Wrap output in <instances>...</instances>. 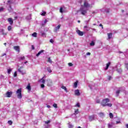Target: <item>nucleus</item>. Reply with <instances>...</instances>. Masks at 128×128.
Instances as JSON below:
<instances>
[{
	"mask_svg": "<svg viewBox=\"0 0 128 128\" xmlns=\"http://www.w3.org/2000/svg\"><path fill=\"white\" fill-rule=\"evenodd\" d=\"M110 102V99L106 98L104 99L101 102V105L102 106H109V108H111L112 106V104Z\"/></svg>",
	"mask_w": 128,
	"mask_h": 128,
	"instance_id": "nucleus-2",
	"label": "nucleus"
},
{
	"mask_svg": "<svg viewBox=\"0 0 128 128\" xmlns=\"http://www.w3.org/2000/svg\"><path fill=\"white\" fill-rule=\"evenodd\" d=\"M26 90H28V92H30L32 90V88L30 87V84H28L27 86L26 87Z\"/></svg>",
	"mask_w": 128,
	"mask_h": 128,
	"instance_id": "nucleus-13",
	"label": "nucleus"
},
{
	"mask_svg": "<svg viewBox=\"0 0 128 128\" xmlns=\"http://www.w3.org/2000/svg\"><path fill=\"white\" fill-rule=\"evenodd\" d=\"M40 34H41V36H46V33H45V32H40Z\"/></svg>",
	"mask_w": 128,
	"mask_h": 128,
	"instance_id": "nucleus-27",
	"label": "nucleus"
},
{
	"mask_svg": "<svg viewBox=\"0 0 128 128\" xmlns=\"http://www.w3.org/2000/svg\"><path fill=\"white\" fill-rule=\"evenodd\" d=\"M61 88H62V90H64L66 92H68V89L66 88V87L65 86H62Z\"/></svg>",
	"mask_w": 128,
	"mask_h": 128,
	"instance_id": "nucleus-16",
	"label": "nucleus"
},
{
	"mask_svg": "<svg viewBox=\"0 0 128 128\" xmlns=\"http://www.w3.org/2000/svg\"><path fill=\"white\" fill-rule=\"evenodd\" d=\"M78 81L77 82H75L74 83V88H78Z\"/></svg>",
	"mask_w": 128,
	"mask_h": 128,
	"instance_id": "nucleus-33",
	"label": "nucleus"
},
{
	"mask_svg": "<svg viewBox=\"0 0 128 128\" xmlns=\"http://www.w3.org/2000/svg\"><path fill=\"white\" fill-rule=\"evenodd\" d=\"M41 88H44V84H41Z\"/></svg>",
	"mask_w": 128,
	"mask_h": 128,
	"instance_id": "nucleus-47",
	"label": "nucleus"
},
{
	"mask_svg": "<svg viewBox=\"0 0 128 128\" xmlns=\"http://www.w3.org/2000/svg\"><path fill=\"white\" fill-rule=\"evenodd\" d=\"M96 118V115H92L90 116H89L88 118H89V121L90 122H92Z\"/></svg>",
	"mask_w": 128,
	"mask_h": 128,
	"instance_id": "nucleus-4",
	"label": "nucleus"
},
{
	"mask_svg": "<svg viewBox=\"0 0 128 128\" xmlns=\"http://www.w3.org/2000/svg\"><path fill=\"white\" fill-rule=\"evenodd\" d=\"M61 25L59 24L55 28V32H56L57 30H58L60 28Z\"/></svg>",
	"mask_w": 128,
	"mask_h": 128,
	"instance_id": "nucleus-15",
	"label": "nucleus"
},
{
	"mask_svg": "<svg viewBox=\"0 0 128 128\" xmlns=\"http://www.w3.org/2000/svg\"><path fill=\"white\" fill-rule=\"evenodd\" d=\"M46 22H48V20H45L44 22V24H46Z\"/></svg>",
	"mask_w": 128,
	"mask_h": 128,
	"instance_id": "nucleus-53",
	"label": "nucleus"
},
{
	"mask_svg": "<svg viewBox=\"0 0 128 128\" xmlns=\"http://www.w3.org/2000/svg\"><path fill=\"white\" fill-rule=\"evenodd\" d=\"M48 62H50V64H52V59H50V58H48Z\"/></svg>",
	"mask_w": 128,
	"mask_h": 128,
	"instance_id": "nucleus-28",
	"label": "nucleus"
},
{
	"mask_svg": "<svg viewBox=\"0 0 128 128\" xmlns=\"http://www.w3.org/2000/svg\"><path fill=\"white\" fill-rule=\"evenodd\" d=\"M108 80H112V76H108Z\"/></svg>",
	"mask_w": 128,
	"mask_h": 128,
	"instance_id": "nucleus-46",
	"label": "nucleus"
},
{
	"mask_svg": "<svg viewBox=\"0 0 128 128\" xmlns=\"http://www.w3.org/2000/svg\"><path fill=\"white\" fill-rule=\"evenodd\" d=\"M8 4H10V0H8Z\"/></svg>",
	"mask_w": 128,
	"mask_h": 128,
	"instance_id": "nucleus-60",
	"label": "nucleus"
},
{
	"mask_svg": "<svg viewBox=\"0 0 128 128\" xmlns=\"http://www.w3.org/2000/svg\"><path fill=\"white\" fill-rule=\"evenodd\" d=\"M95 44H96V43L94 42V41H92L90 43V46H94Z\"/></svg>",
	"mask_w": 128,
	"mask_h": 128,
	"instance_id": "nucleus-21",
	"label": "nucleus"
},
{
	"mask_svg": "<svg viewBox=\"0 0 128 128\" xmlns=\"http://www.w3.org/2000/svg\"><path fill=\"white\" fill-rule=\"evenodd\" d=\"M24 64H28V61L25 62Z\"/></svg>",
	"mask_w": 128,
	"mask_h": 128,
	"instance_id": "nucleus-63",
	"label": "nucleus"
},
{
	"mask_svg": "<svg viewBox=\"0 0 128 128\" xmlns=\"http://www.w3.org/2000/svg\"><path fill=\"white\" fill-rule=\"evenodd\" d=\"M74 106H77V108H80V103L78 102Z\"/></svg>",
	"mask_w": 128,
	"mask_h": 128,
	"instance_id": "nucleus-29",
	"label": "nucleus"
},
{
	"mask_svg": "<svg viewBox=\"0 0 128 128\" xmlns=\"http://www.w3.org/2000/svg\"><path fill=\"white\" fill-rule=\"evenodd\" d=\"M92 30H94V31H96V29H94V28H92Z\"/></svg>",
	"mask_w": 128,
	"mask_h": 128,
	"instance_id": "nucleus-61",
	"label": "nucleus"
},
{
	"mask_svg": "<svg viewBox=\"0 0 128 128\" xmlns=\"http://www.w3.org/2000/svg\"><path fill=\"white\" fill-rule=\"evenodd\" d=\"M25 58L24 56L20 57L19 60H24Z\"/></svg>",
	"mask_w": 128,
	"mask_h": 128,
	"instance_id": "nucleus-32",
	"label": "nucleus"
},
{
	"mask_svg": "<svg viewBox=\"0 0 128 128\" xmlns=\"http://www.w3.org/2000/svg\"><path fill=\"white\" fill-rule=\"evenodd\" d=\"M117 72H118L119 74H120L122 72V70L121 68H119L117 70Z\"/></svg>",
	"mask_w": 128,
	"mask_h": 128,
	"instance_id": "nucleus-36",
	"label": "nucleus"
},
{
	"mask_svg": "<svg viewBox=\"0 0 128 128\" xmlns=\"http://www.w3.org/2000/svg\"><path fill=\"white\" fill-rule=\"evenodd\" d=\"M12 68L8 69V74H10L12 72Z\"/></svg>",
	"mask_w": 128,
	"mask_h": 128,
	"instance_id": "nucleus-34",
	"label": "nucleus"
},
{
	"mask_svg": "<svg viewBox=\"0 0 128 128\" xmlns=\"http://www.w3.org/2000/svg\"><path fill=\"white\" fill-rule=\"evenodd\" d=\"M6 56V53L4 54L2 56Z\"/></svg>",
	"mask_w": 128,
	"mask_h": 128,
	"instance_id": "nucleus-56",
	"label": "nucleus"
},
{
	"mask_svg": "<svg viewBox=\"0 0 128 128\" xmlns=\"http://www.w3.org/2000/svg\"><path fill=\"white\" fill-rule=\"evenodd\" d=\"M4 8L2 7L0 8V12H4Z\"/></svg>",
	"mask_w": 128,
	"mask_h": 128,
	"instance_id": "nucleus-44",
	"label": "nucleus"
},
{
	"mask_svg": "<svg viewBox=\"0 0 128 128\" xmlns=\"http://www.w3.org/2000/svg\"><path fill=\"white\" fill-rule=\"evenodd\" d=\"M88 8H90V4L88 2H84V6L80 9L82 14L84 16L86 14V10H88Z\"/></svg>",
	"mask_w": 128,
	"mask_h": 128,
	"instance_id": "nucleus-1",
	"label": "nucleus"
},
{
	"mask_svg": "<svg viewBox=\"0 0 128 128\" xmlns=\"http://www.w3.org/2000/svg\"><path fill=\"white\" fill-rule=\"evenodd\" d=\"M86 56H90V52H88L86 53Z\"/></svg>",
	"mask_w": 128,
	"mask_h": 128,
	"instance_id": "nucleus-49",
	"label": "nucleus"
},
{
	"mask_svg": "<svg viewBox=\"0 0 128 128\" xmlns=\"http://www.w3.org/2000/svg\"><path fill=\"white\" fill-rule=\"evenodd\" d=\"M116 124H120V121H117L116 122Z\"/></svg>",
	"mask_w": 128,
	"mask_h": 128,
	"instance_id": "nucleus-54",
	"label": "nucleus"
},
{
	"mask_svg": "<svg viewBox=\"0 0 128 128\" xmlns=\"http://www.w3.org/2000/svg\"><path fill=\"white\" fill-rule=\"evenodd\" d=\"M8 22H9L10 26H12V24H14V20L12 18H8Z\"/></svg>",
	"mask_w": 128,
	"mask_h": 128,
	"instance_id": "nucleus-10",
	"label": "nucleus"
},
{
	"mask_svg": "<svg viewBox=\"0 0 128 128\" xmlns=\"http://www.w3.org/2000/svg\"><path fill=\"white\" fill-rule=\"evenodd\" d=\"M84 30H86V31L90 30V28L88 27L87 26H84Z\"/></svg>",
	"mask_w": 128,
	"mask_h": 128,
	"instance_id": "nucleus-23",
	"label": "nucleus"
},
{
	"mask_svg": "<svg viewBox=\"0 0 128 128\" xmlns=\"http://www.w3.org/2000/svg\"><path fill=\"white\" fill-rule=\"evenodd\" d=\"M16 94L18 98H22V89H18L16 92Z\"/></svg>",
	"mask_w": 128,
	"mask_h": 128,
	"instance_id": "nucleus-3",
	"label": "nucleus"
},
{
	"mask_svg": "<svg viewBox=\"0 0 128 128\" xmlns=\"http://www.w3.org/2000/svg\"><path fill=\"white\" fill-rule=\"evenodd\" d=\"M44 122L46 124H50V120H49L48 121H46Z\"/></svg>",
	"mask_w": 128,
	"mask_h": 128,
	"instance_id": "nucleus-42",
	"label": "nucleus"
},
{
	"mask_svg": "<svg viewBox=\"0 0 128 128\" xmlns=\"http://www.w3.org/2000/svg\"><path fill=\"white\" fill-rule=\"evenodd\" d=\"M98 116H100V118H104V113L100 112L98 113Z\"/></svg>",
	"mask_w": 128,
	"mask_h": 128,
	"instance_id": "nucleus-11",
	"label": "nucleus"
},
{
	"mask_svg": "<svg viewBox=\"0 0 128 128\" xmlns=\"http://www.w3.org/2000/svg\"><path fill=\"white\" fill-rule=\"evenodd\" d=\"M47 108H50V105H47Z\"/></svg>",
	"mask_w": 128,
	"mask_h": 128,
	"instance_id": "nucleus-55",
	"label": "nucleus"
},
{
	"mask_svg": "<svg viewBox=\"0 0 128 128\" xmlns=\"http://www.w3.org/2000/svg\"><path fill=\"white\" fill-rule=\"evenodd\" d=\"M125 64L126 68L128 70V63L126 64Z\"/></svg>",
	"mask_w": 128,
	"mask_h": 128,
	"instance_id": "nucleus-45",
	"label": "nucleus"
},
{
	"mask_svg": "<svg viewBox=\"0 0 128 128\" xmlns=\"http://www.w3.org/2000/svg\"><path fill=\"white\" fill-rule=\"evenodd\" d=\"M8 124H10V126H12V120H8Z\"/></svg>",
	"mask_w": 128,
	"mask_h": 128,
	"instance_id": "nucleus-37",
	"label": "nucleus"
},
{
	"mask_svg": "<svg viewBox=\"0 0 128 128\" xmlns=\"http://www.w3.org/2000/svg\"><path fill=\"white\" fill-rule=\"evenodd\" d=\"M16 76H18L17 72H15L14 73V78H16Z\"/></svg>",
	"mask_w": 128,
	"mask_h": 128,
	"instance_id": "nucleus-43",
	"label": "nucleus"
},
{
	"mask_svg": "<svg viewBox=\"0 0 128 128\" xmlns=\"http://www.w3.org/2000/svg\"><path fill=\"white\" fill-rule=\"evenodd\" d=\"M120 90H118L116 92V94L117 96H118V94H120Z\"/></svg>",
	"mask_w": 128,
	"mask_h": 128,
	"instance_id": "nucleus-41",
	"label": "nucleus"
},
{
	"mask_svg": "<svg viewBox=\"0 0 128 128\" xmlns=\"http://www.w3.org/2000/svg\"><path fill=\"white\" fill-rule=\"evenodd\" d=\"M22 66L20 67L18 69V72H19L22 74H26V72L22 70Z\"/></svg>",
	"mask_w": 128,
	"mask_h": 128,
	"instance_id": "nucleus-9",
	"label": "nucleus"
},
{
	"mask_svg": "<svg viewBox=\"0 0 128 128\" xmlns=\"http://www.w3.org/2000/svg\"><path fill=\"white\" fill-rule=\"evenodd\" d=\"M44 52V50H41L40 52H39L36 54V56H40V54H42V52Z\"/></svg>",
	"mask_w": 128,
	"mask_h": 128,
	"instance_id": "nucleus-14",
	"label": "nucleus"
},
{
	"mask_svg": "<svg viewBox=\"0 0 128 128\" xmlns=\"http://www.w3.org/2000/svg\"><path fill=\"white\" fill-rule=\"evenodd\" d=\"M4 46H6V43H4Z\"/></svg>",
	"mask_w": 128,
	"mask_h": 128,
	"instance_id": "nucleus-64",
	"label": "nucleus"
},
{
	"mask_svg": "<svg viewBox=\"0 0 128 128\" xmlns=\"http://www.w3.org/2000/svg\"><path fill=\"white\" fill-rule=\"evenodd\" d=\"M41 84H44L46 81L44 80V78H42L41 80H39V81Z\"/></svg>",
	"mask_w": 128,
	"mask_h": 128,
	"instance_id": "nucleus-18",
	"label": "nucleus"
},
{
	"mask_svg": "<svg viewBox=\"0 0 128 128\" xmlns=\"http://www.w3.org/2000/svg\"><path fill=\"white\" fill-rule=\"evenodd\" d=\"M32 19V17H30V16H29L28 17H27V20H31Z\"/></svg>",
	"mask_w": 128,
	"mask_h": 128,
	"instance_id": "nucleus-50",
	"label": "nucleus"
},
{
	"mask_svg": "<svg viewBox=\"0 0 128 128\" xmlns=\"http://www.w3.org/2000/svg\"><path fill=\"white\" fill-rule=\"evenodd\" d=\"M32 50H34V46L33 45L32 46Z\"/></svg>",
	"mask_w": 128,
	"mask_h": 128,
	"instance_id": "nucleus-52",
	"label": "nucleus"
},
{
	"mask_svg": "<svg viewBox=\"0 0 128 128\" xmlns=\"http://www.w3.org/2000/svg\"><path fill=\"white\" fill-rule=\"evenodd\" d=\"M76 32L78 34V36H84V32L80 30H77Z\"/></svg>",
	"mask_w": 128,
	"mask_h": 128,
	"instance_id": "nucleus-8",
	"label": "nucleus"
},
{
	"mask_svg": "<svg viewBox=\"0 0 128 128\" xmlns=\"http://www.w3.org/2000/svg\"><path fill=\"white\" fill-rule=\"evenodd\" d=\"M89 88H90V89H92V86H88Z\"/></svg>",
	"mask_w": 128,
	"mask_h": 128,
	"instance_id": "nucleus-62",
	"label": "nucleus"
},
{
	"mask_svg": "<svg viewBox=\"0 0 128 128\" xmlns=\"http://www.w3.org/2000/svg\"><path fill=\"white\" fill-rule=\"evenodd\" d=\"M0 32L2 34L3 36H6V34H8V32L4 31V29H0Z\"/></svg>",
	"mask_w": 128,
	"mask_h": 128,
	"instance_id": "nucleus-5",
	"label": "nucleus"
},
{
	"mask_svg": "<svg viewBox=\"0 0 128 128\" xmlns=\"http://www.w3.org/2000/svg\"><path fill=\"white\" fill-rule=\"evenodd\" d=\"M74 94L75 96H80V92L79 90H74Z\"/></svg>",
	"mask_w": 128,
	"mask_h": 128,
	"instance_id": "nucleus-7",
	"label": "nucleus"
},
{
	"mask_svg": "<svg viewBox=\"0 0 128 128\" xmlns=\"http://www.w3.org/2000/svg\"><path fill=\"white\" fill-rule=\"evenodd\" d=\"M37 34L36 32H34L32 34V36H34V38H36Z\"/></svg>",
	"mask_w": 128,
	"mask_h": 128,
	"instance_id": "nucleus-30",
	"label": "nucleus"
},
{
	"mask_svg": "<svg viewBox=\"0 0 128 128\" xmlns=\"http://www.w3.org/2000/svg\"><path fill=\"white\" fill-rule=\"evenodd\" d=\"M12 92H6V96H7V98H10V96H12Z\"/></svg>",
	"mask_w": 128,
	"mask_h": 128,
	"instance_id": "nucleus-6",
	"label": "nucleus"
},
{
	"mask_svg": "<svg viewBox=\"0 0 128 128\" xmlns=\"http://www.w3.org/2000/svg\"><path fill=\"white\" fill-rule=\"evenodd\" d=\"M108 127L109 128H112V124H108Z\"/></svg>",
	"mask_w": 128,
	"mask_h": 128,
	"instance_id": "nucleus-51",
	"label": "nucleus"
},
{
	"mask_svg": "<svg viewBox=\"0 0 128 128\" xmlns=\"http://www.w3.org/2000/svg\"><path fill=\"white\" fill-rule=\"evenodd\" d=\"M14 50L18 52H20V46H15L14 47Z\"/></svg>",
	"mask_w": 128,
	"mask_h": 128,
	"instance_id": "nucleus-12",
	"label": "nucleus"
},
{
	"mask_svg": "<svg viewBox=\"0 0 128 128\" xmlns=\"http://www.w3.org/2000/svg\"><path fill=\"white\" fill-rule=\"evenodd\" d=\"M68 66H74V64H72V62H69L68 63Z\"/></svg>",
	"mask_w": 128,
	"mask_h": 128,
	"instance_id": "nucleus-39",
	"label": "nucleus"
},
{
	"mask_svg": "<svg viewBox=\"0 0 128 128\" xmlns=\"http://www.w3.org/2000/svg\"><path fill=\"white\" fill-rule=\"evenodd\" d=\"M78 112H79L78 109H75L74 110V114H75V116L78 114Z\"/></svg>",
	"mask_w": 128,
	"mask_h": 128,
	"instance_id": "nucleus-20",
	"label": "nucleus"
},
{
	"mask_svg": "<svg viewBox=\"0 0 128 128\" xmlns=\"http://www.w3.org/2000/svg\"><path fill=\"white\" fill-rule=\"evenodd\" d=\"M48 72H49L50 74L52 72V69H50V67L47 68Z\"/></svg>",
	"mask_w": 128,
	"mask_h": 128,
	"instance_id": "nucleus-26",
	"label": "nucleus"
},
{
	"mask_svg": "<svg viewBox=\"0 0 128 128\" xmlns=\"http://www.w3.org/2000/svg\"><path fill=\"white\" fill-rule=\"evenodd\" d=\"M109 116L110 118H114V114H112V112H110L109 114Z\"/></svg>",
	"mask_w": 128,
	"mask_h": 128,
	"instance_id": "nucleus-24",
	"label": "nucleus"
},
{
	"mask_svg": "<svg viewBox=\"0 0 128 128\" xmlns=\"http://www.w3.org/2000/svg\"><path fill=\"white\" fill-rule=\"evenodd\" d=\"M63 10L62 8L61 7L60 10V12H61V14H62V12H64V10Z\"/></svg>",
	"mask_w": 128,
	"mask_h": 128,
	"instance_id": "nucleus-40",
	"label": "nucleus"
},
{
	"mask_svg": "<svg viewBox=\"0 0 128 128\" xmlns=\"http://www.w3.org/2000/svg\"><path fill=\"white\" fill-rule=\"evenodd\" d=\"M96 102L97 104H100V100H97Z\"/></svg>",
	"mask_w": 128,
	"mask_h": 128,
	"instance_id": "nucleus-57",
	"label": "nucleus"
},
{
	"mask_svg": "<svg viewBox=\"0 0 128 128\" xmlns=\"http://www.w3.org/2000/svg\"><path fill=\"white\" fill-rule=\"evenodd\" d=\"M108 38L110 39L112 36V33H108Z\"/></svg>",
	"mask_w": 128,
	"mask_h": 128,
	"instance_id": "nucleus-22",
	"label": "nucleus"
},
{
	"mask_svg": "<svg viewBox=\"0 0 128 128\" xmlns=\"http://www.w3.org/2000/svg\"><path fill=\"white\" fill-rule=\"evenodd\" d=\"M126 128H128V124H126Z\"/></svg>",
	"mask_w": 128,
	"mask_h": 128,
	"instance_id": "nucleus-59",
	"label": "nucleus"
},
{
	"mask_svg": "<svg viewBox=\"0 0 128 128\" xmlns=\"http://www.w3.org/2000/svg\"><path fill=\"white\" fill-rule=\"evenodd\" d=\"M54 108H58V104L56 103H54L52 105Z\"/></svg>",
	"mask_w": 128,
	"mask_h": 128,
	"instance_id": "nucleus-31",
	"label": "nucleus"
},
{
	"mask_svg": "<svg viewBox=\"0 0 128 128\" xmlns=\"http://www.w3.org/2000/svg\"><path fill=\"white\" fill-rule=\"evenodd\" d=\"M48 86H52V80H48Z\"/></svg>",
	"mask_w": 128,
	"mask_h": 128,
	"instance_id": "nucleus-17",
	"label": "nucleus"
},
{
	"mask_svg": "<svg viewBox=\"0 0 128 128\" xmlns=\"http://www.w3.org/2000/svg\"><path fill=\"white\" fill-rule=\"evenodd\" d=\"M68 124H69L68 128H74V126L71 124L70 123H69Z\"/></svg>",
	"mask_w": 128,
	"mask_h": 128,
	"instance_id": "nucleus-38",
	"label": "nucleus"
},
{
	"mask_svg": "<svg viewBox=\"0 0 128 128\" xmlns=\"http://www.w3.org/2000/svg\"><path fill=\"white\" fill-rule=\"evenodd\" d=\"M50 42H52V44L54 43V40L52 39L50 40Z\"/></svg>",
	"mask_w": 128,
	"mask_h": 128,
	"instance_id": "nucleus-48",
	"label": "nucleus"
},
{
	"mask_svg": "<svg viewBox=\"0 0 128 128\" xmlns=\"http://www.w3.org/2000/svg\"><path fill=\"white\" fill-rule=\"evenodd\" d=\"M46 12L44 11L40 12L41 16H46Z\"/></svg>",
	"mask_w": 128,
	"mask_h": 128,
	"instance_id": "nucleus-25",
	"label": "nucleus"
},
{
	"mask_svg": "<svg viewBox=\"0 0 128 128\" xmlns=\"http://www.w3.org/2000/svg\"><path fill=\"white\" fill-rule=\"evenodd\" d=\"M110 66V62H108V63L106 64V68H105V70H108V68Z\"/></svg>",
	"mask_w": 128,
	"mask_h": 128,
	"instance_id": "nucleus-19",
	"label": "nucleus"
},
{
	"mask_svg": "<svg viewBox=\"0 0 128 128\" xmlns=\"http://www.w3.org/2000/svg\"><path fill=\"white\" fill-rule=\"evenodd\" d=\"M12 26H8V30L10 32V30H12Z\"/></svg>",
	"mask_w": 128,
	"mask_h": 128,
	"instance_id": "nucleus-35",
	"label": "nucleus"
},
{
	"mask_svg": "<svg viewBox=\"0 0 128 128\" xmlns=\"http://www.w3.org/2000/svg\"><path fill=\"white\" fill-rule=\"evenodd\" d=\"M100 26H102V28H104V26H102V24H100Z\"/></svg>",
	"mask_w": 128,
	"mask_h": 128,
	"instance_id": "nucleus-58",
	"label": "nucleus"
}]
</instances>
